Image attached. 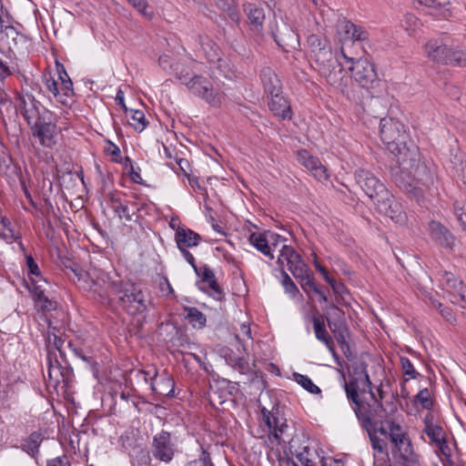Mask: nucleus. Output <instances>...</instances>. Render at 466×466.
Instances as JSON below:
<instances>
[{
  "label": "nucleus",
  "instance_id": "39",
  "mask_svg": "<svg viewBox=\"0 0 466 466\" xmlns=\"http://www.w3.org/2000/svg\"><path fill=\"white\" fill-rule=\"evenodd\" d=\"M293 378L298 384H299L303 389H305L309 393L318 394L321 392L320 389L316 384H314V382L309 376L294 372Z\"/></svg>",
  "mask_w": 466,
  "mask_h": 466
},
{
  "label": "nucleus",
  "instance_id": "37",
  "mask_svg": "<svg viewBox=\"0 0 466 466\" xmlns=\"http://www.w3.org/2000/svg\"><path fill=\"white\" fill-rule=\"evenodd\" d=\"M216 5L226 12L230 19L234 22H238L240 19L239 12L237 9V3L235 0H217Z\"/></svg>",
  "mask_w": 466,
  "mask_h": 466
},
{
  "label": "nucleus",
  "instance_id": "48",
  "mask_svg": "<svg viewBox=\"0 0 466 466\" xmlns=\"http://www.w3.org/2000/svg\"><path fill=\"white\" fill-rule=\"evenodd\" d=\"M419 19L412 14H406L401 21V26L410 35L419 26Z\"/></svg>",
  "mask_w": 466,
  "mask_h": 466
},
{
  "label": "nucleus",
  "instance_id": "50",
  "mask_svg": "<svg viewBox=\"0 0 466 466\" xmlns=\"http://www.w3.org/2000/svg\"><path fill=\"white\" fill-rule=\"evenodd\" d=\"M175 74L177 78L185 86H187V82L183 80V77L187 76L189 78V81L196 76L194 72L188 67L182 64H177L175 67Z\"/></svg>",
  "mask_w": 466,
  "mask_h": 466
},
{
  "label": "nucleus",
  "instance_id": "59",
  "mask_svg": "<svg viewBox=\"0 0 466 466\" xmlns=\"http://www.w3.org/2000/svg\"><path fill=\"white\" fill-rule=\"evenodd\" d=\"M58 80L60 86H64L67 81H72L63 65L56 63Z\"/></svg>",
  "mask_w": 466,
  "mask_h": 466
},
{
  "label": "nucleus",
  "instance_id": "17",
  "mask_svg": "<svg viewBox=\"0 0 466 466\" xmlns=\"http://www.w3.org/2000/svg\"><path fill=\"white\" fill-rule=\"evenodd\" d=\"M153 455L156 459L169 462L174 457V444L171 442V435L166 431H161L153 438Z\"/></svg>",
  "mask_w": 466,
  "mask_h": 466
},
{
  "label": "nucleus",
  "instance_id": "8",
  "mask_svg": "<svg viewBox=\"0 0 466 466\" xmlns=\"http://www.w3.org/2000/svg\"><path fill=\"white\" fill-rule=\"evenodd\" d=\"M380 137L388 149L394 156L395 160L398 155L402 153L404 147H409L404 142V126L393 118H382L380 123Z\"/></svg>",
  "mask_w": 466,
  "mask_h": 466
},
{
  "label": "nucleus",
  "instance_id": "63",
  "mask_svg": "<svg viewBox=\"0 0 466 466\" xmlns=\"http://www.w3.org/2000/svg\"><path fill=\"white\" fill-rule=\"evenodd\" d=\"M438 449L441 451V452L445 455L449 456L450 454V448L446 440V437H444L440 442L436 444Z\"/></svg>",
  "mask_w": 466,
  "mask_h": 466
},
{
  "label": "nucleus",
  "instance_id": "22",
  "mask_svg": "<svg viewBox=\"0 0 466 466\" xmlns=\"http://www.w3.org/2000/svg\"><path fill=\"white\" fill-rule=\"evenodd\" d=\"M109 199L113 204V209L117 214L120 219L125 218L127 221H131L133 216L141 211L147 205L145 203L128 202L123 203L121 199L116 197L113 193H109Z\"/></svg>",
  "mask_w": 466,
  "mask_h": 466
},
{
  "label": "nucleus",
  "instance_id": "4",
  "mask_svg": "<svg viewBox=\"0 0 466 466\" xmlns=\"http://www.w3.org/2000/svg\"><path fill=\"white\" fill-rule=\"evenodd\" d=\"M399 173L396 175V183L403 190L417 194V185L430 187L433 185L434 176L431 168L420 162V154L416 146L404 147L402 153L396 159Z\"/></svg>",
  "mask_w": 466,
  "mask_h": 466
},
{
  "label": "nucleus",
  "instance_id": "15",
  "mask_svg": "<svg viewBox=\"0 0 466 466\" xmlns=\"http://www.w3.org/2000/svg\"><path fill=\"white\" fill-rule=\"evenodd\" d=\"M271 35L276 44L286 52L289 49H297L299 47V36L294 30L293 26L286 22H282L280 25H277L275 29H271Z\"/></svg>",
  "mask_w": 466,
  "mask_h": 466
},
{
  "label": "nucleus",
  "instance_id": "11",
  "mask_svg": "<svg viewBox=\"0 0 466 466\" xmlns=\"http://www.w3.org/2000/svg\"><path fill=\"white\" fill-rule=\"evenodd\" d=\"M348 64H350L349 70L352 77L360 86L368 90H374L379 86L380 79L374 66L367 59L350 57Z\"/></svg>",
  "mask_w": 466,
  "mask_h": 466
},
{
  "label": "nucleus",
  "instance_id": "31",
  "mask_svg": "<svg viewBox=\"0 0 466 466\" xmlns=\"http://www.w3.org/2000/svg\"><path fill=\"white\" fill-rule=\"evenodd\" d=\"M0 225L2 231L0 238L7 244H12L18 238H22V234L15 228V225L6 217H0Z\"/></svg>",
  "mask_w": 466,
  "mask_h": 466
},
{
  "label": "nucleus",
  "instance_id": "36",
  "mask_svg": "<svg viewBox=\"0 0 466 466\" xmlns=\"http://www.w3.org/2000/svg\"><path fill=\"white\" fill-rule=\"evenodd\" d=\"M308 46L310 50L312 59L322 53L326 48L330 47L326 40L321 39L317 35H310L307 40Z\"/></svg>",
  "mask_w": 466,
  "mask_h": 466
},
{
  "label": "nucleus",
  "instance_id": "3",
  "mask_svg": "<svg viewBox=\"0 0 466 466\" xmlns=\"http://www.w3.org/2000/svg\"><path fill=\"white\" fill-rule=\"evenodd\" d=\"M263 426L267 427L270 443H285L284 457L287 466H315L313 452L308 446L297 448V441L293 439V428L287 423V420L279 411H269L266 408L261 410Z\"/></svg>",
  "mask_w": 466,
  "mask_h": 466
},
{
  "label": "nucleus",
  "instance_id": "55",
  "mask_svg": "<svg viewBox=\"0 0 466 466\" xmlns=\"http://www.w3.org/2000/svg\"><path fill=\"white\" fill-rule=\"evenodd\" d=\"M199 275L198 277H201L202 282H207L208 280H211L215 278L214 271L207 265H204L200 268H198Z\"/></svg>",
  "mask_w": 466,
  "mask_h": 466
},
{
  "label": "nucleus",
  "instance_id": "60",
  "mask_svg": "<svg viewBox=\"0 0 466 466\" xmlns=\"http://www.w3.org/2000/svg\"><path fill=\"white\" fill-rule=\"evenodd\" d=\"M181 254L183 255L184 258L190 264V266L194 268V271L197 275H199L198 268L196 265V260L194 256L186 248H181L180 250Z\"/></svg>",
  "mask_w": 466,
  "mask_h": 466
},
{
  "label": "nucleus",
  "instance_id": "16",
  "mask_svg": "<svg viewBox=\"0 0 466 466\" xmlns=\"http://www.w3.org/2000/svg\"><path fill=\"white\" fill-rule=\"evenodd\" d=\"M45 87L61 105L65 106H70L72 105L75 96L72 81L66 82L64 86H62L52 76H46Z\"/></svg>",
  "mask_w": 466,
  "mask_h": 466
},
{
  "label": "nucleus",
  "instance_id": "52",
  "mask_svg": "<svg viewBox=\"0 0 466 466\" xmlns=\"http://www.w3.org/2000/svg\"><path fill=\"white\" fill-rule=\"evenodd\" d=\"M67 347L71 350V351L75 354L76 357L81 359L83 361L91 364L93 359L91 356L87 355L82 348L78 347L75 342L68 341Z\"/></svg>",
  "mask_w": 466,
  "mask_h": 466
},
{
  "label": "nucleus",
  "instance_id": "42",
  "mask_svg": "<svg viewBox=\"0 0 466 466\" xmlns=\"http://www.w3.org/2000/svg\"><path fill=\"white\" fill-rule=\"evenodd\" d=\"M55 330H56V328H53V331L48 330V332H47L46 341H47L48 351L52 350L51 347H53L54 350H57L60 353V356L63 357V354H64L63 346H64L65 340L62 339L58 335H56ZM51 352L55 353L53 351H51ZM54 354H52V356Z\"/></svg>",
  "mask_w": 466,
  "mask_h": 466
},
{
  "label": "nucleus",
  "instance_id": "33",
  "mask_svg": "<svg viewBox=\"0 0 466 466\" xmlns=\"http://www.w3.org/2000/svg\"><path fill=\"white\" fill-rule=\"evenodd\" d=\"M342 28L347 38L352 41H363L369 37V33L366 29L350 21H345Z\"/></svg>",
  "mask_w": 466,
  "mask_h": 466
},
{
  "label": "nucleus",
  "instance_id": "27",
  "mask_svg": "<svg viewBox=\"0 0 466 466\" xmlns=\"http://www.w3.org/2000/svg\"><path fill=\"white\" fill-rule=\"evenodd\" d=\"M259 78L264 92L268 95H275L281 92V84L279 76L271 67L265 66L260 70Z\"/></svg>",
  "mask_w": 466,
  "mask_h": 466
},
{
  "label": "nucleus",
  "instance_id": "6",
  "mask_svg": "<svg viewBox=\"0 0 466 466\" xmlns=\"http://www.w3.org/2000/svg\"><path fill=\"white\" fill-rule=\"evenodd\" d=\"M350 59L343 52H333L331 47L313 58L315 69L332 86L339 87L344 76V66Z\"/></svg>",
  "mask_w": 466,
  "mask_h": 466
},
{
  "label": "nucleus",
  "instance_id": "7",
  "mask_svg": "<svg viewBox=\"0 0 466 466\" xmlns=\"http://www.w3.org/2000/svg\"><path fill=\"white\" fill-rule=\"evenodd\" d=\"M427 57L433 63L466 66V50L449 46L444 37L431 38L424 46Z\"/></svg>",
  "mask_w": 466,
  "mask_h": 466
},
{
  "label": "nucleus",
  "instance_id": "40",
  "mask_svg": "<svg viewBox=\"0 0 466 466\" xmlns=\"http://www.w3.org/2000/svg\"><path fill=\"white\" fill-rule=\"evenodd\" d=\"M128 112L131 114L130 126H132L137 131H143L148 125L144 112L138 109H129Z\"/></svg>",
  "mask_w": 466,
  "mask_h": 466
},
{
  "label": "nucleus",
  "instance_id": "1",
  "mask_svg": "<svg viewBox=\"0 0 466 466\" xmlns=\"http://www.w3.org/2000/svg\"><path fill=\"white\" fill-rule=\"evenodd\" d=\"M344 390L376 453H388V443L378 436L379 433L390 441L393 452H399L403 458L411 453L408 431L401 420L394 416L397 406L391 403L390 410L384 408L381 403L383 392L378 388L379 398L375 395L365 362L355 365L350 380L345 382Z\"/></svg>",
  "mask_w": 466,
  "mask_h": 466
},
{
  "label": "nucleus",
  "instance_id": "47",
  "mask_svg": "<svg viewBox=\"0 0 466 466\" xmlns=\"http://www.w3.org/2000/svg\"><path fill=\"white\" fill-rule=\"evenodd\" d=\"M414 401L420 403L426 410L431 409L433 405L428 388L420 390L414 397Z\"/></svg>",
  "mask_w": 466,
  "mask_h": 466
},
{
  "label": "nucleus",
  "instance_id": "46",
  "mask_svg": "<svg viewBox=\"0 0 466 466\" xmlns=\"http://www.w3.org/2000/svg\"><path fill=\"white\" fill-rule=\"evenodd\" d=\"M453 210L461 227L466 231V204L461 200H456L453 204Z\"/></svg>",
  "mask_w": 466,
  "mask_h": 466
},
{
  "label": "nucleus",
  "instance_id": "57",
  "mask_svg": "<svg viewBox=\"0 0 466 466\" xmlns=\"http://www.w3.org/2000/svg\"><path fill=\"white\" fill-rule=\"evenodd\" d=\"M236 339L241 342L245 339H251V329L248 324H242L240 327V333L236 335Z\"/></svg>",
  "mask_w": 466,
  "mask_h": 466
},
{
  "label": "nucleus",
  "instance_id": "62",
  "mask_svg": "<svg viewBox=\"0 0 466 466\" xmlns=\"http://www.w3.org/2000/svg\"><path fill=\"white\" fill-rule=\"evenodd\" d=\"M116 102L121 106V107L125 110L126 113L128 112V108L125 104V93L121 89H118L116 95Z\"/></svg>",
  "mask_w": 466,
  "mask_h": 466
},
{
  "label": "nucleus",
  "instance_id": "28",
  "mask_svg": "<svg viewBox=\"0 0 466 466\" xmlns=\"http://www.w3.org/2000/svg\"><path fill=\"white\" fill-rule=\"evenodd\" d=\"M200 239V235L189 228H178L175 234V240L179 250L197 247Z\"/></svg>",
  "mask_w": 466,
  "mask_h": 466
},
{
  "label": "nucleus",
  "instance_id": "9",
  "mask_svg": "<svg viewBox=\"0 0 466 466\" xmlns=\"http://www.w3.org/2000/svg\"><path fill=\"white\" fill-rule=\"evenodd\" d=\"M139 373L146 382H150V389L157 396V400L174 396L175 381L166 370L159 372L156 366L151 365L146 370H139Z\"/></svg>",
  "mask_w": 466,
  "mask_h": 466
},
{
  "label": "nucleus",
  "instance_id": "13",
  "mask_svg": "<svg viewBox=\"0 0 466 466\" xmlns=\"http://www.w3.org/2000/svg\"><path fill=\"white\" fill-rule=\"evenodd\" d=\"M278 265L283 269L284 264L288 266V269L292 273L295 279L301 278L309 271V267L301 259L300 255L291 247L283 245L280 249Z\"/></svg>",
  "mask_w": 466,
  "mask_h": 466
},
{
  "label": "nucleus",
  "instance_id": "23",
  "mask_svg": "<svg viewBox=\"0 0 466 466\" xmlns=\"http://www.w3.org/2000/svg\"><path fill=\"white\" fill-rule=\"evenodd\" d=\"M270 97L268 108L280 120H290L292 118V109L289 102L278 92L275 95L268 96Z\"/></svg>",
  "mask_w": 466,
  "mask_h": 466
},
{
  "label": "nucleus",
  "instance_id": "12",
  "mask_svg": "<svg viewBox=\"0 0 466 466\" xmlns=\"http://www.w3.org/2000/svg\"><path fill=\"white\" fill-rule=\"evenodd\" d=\"M440 283L441 289L449 294L451 303L466 308V287L461 280L451 272L443 271L441 273Z\"/></svg>",
  "mask_w": 466,
  "mask_h": 466
},
{
  "label": "nucleus",
  "instance_id": "41",
  "mask_svg": "<svg viewBox=\"0 0 466 466\" xmlns=\"http://www.w3.org/2000/svg\"><path fill=\"white\" fill-rule=\"evenodd\" d=\"M25 265L30 280L31 278H35L36 279H41L44 284H47L46 279L42 276L41 270L32 255H26Z\"/></svg>",
  "mask_w": 466,
  "mask_h": 466
},
{
  "label": "nucleus",
  "instance_id": "53",
  "mask_svg": "<svg viewBox=\"0 0 466 466\" xmlns=\"http://www.w3.org/2000/svg\"><path fill=\"white\" fill-rule=\"evenodd\" d=\"M314 266L316 269L322 275L325 281L329 283L336 292H339V288L338 287L336 280L333 278L329 277L328 270L324 267H322L317 261V259H315L314 261Z\"/></svg>",
  "mask_w": 466,
  "mask_h": 466
},
{
  "label": "nucleus",
  "instance_id": "25",
  "mask_svg": "<svg viewBox=\"0 0 466 466\" xmlns=\"http://www.w3.org/2000/svg\"><path fill=\"white\" fill-rule=\"evenodd\" d=\"M243 10L247 15L248 22L251 26V29L257 33H261L266 18L264 9L256 4L246 3L243 5Z\"/></svg>",
  "mask_w": 466,
  "mask_h": 466
},
{
  "label": "nucleus",
  "instance_id": "38",
  "mask_svg": "<svg viewBox=\"0 0 466 466\" xmlns=\"http://www.w3.org/2000/svg\"><path fill=\"white\" fill-rule=\"evenodd\" d=\"M42 441V433L39 431H34L25 440L24 444V450L27 453L34 455L35 453L38 452Z\"/></svg>",
  "mask_w": 466,
  "mask_h": 466
},
{
  "label": "nucleus",
  "instance_id": "26",
  "mask_svg": "<svg viewBox=\"0 0 466 466\" xmlns=\"http://www.w3.org/2000/svg\"><path fill=\"white\" fill-rule=\"evenodd\" d=\"M41 279L31 278L30 287L36 305L42 310H51L55 309L54 302L50 300L45 294V286Z\"/></svg>",
  "mask_w": 466,
  "mask_h": 466
},
{
  "label": "nucleus",
  "instance_id": "49",
  "mask_svg": "<svg viewBox=\"0 0 466 466\" xmlns=\"http://www.w3.org/2000/svg\"><path fill=\"white\" fill-rule=\"evenodd\" d=\"M400 366L402 372L409 376V379H416L418 376H420V373L417 372L413 367V364L407 357H400Z\"/></svg>",
  "mask_w": 466,
  "mask_h": 466
},
{
  "label": "nucleus",
  "instance_id": "58",
  "mask_svg": "<svg viewBox=\"0 0 466 466\" xmlns=\"http://www.w3.org/2000/svg\"><path fill=\"white\" fill-rule=\"evenodd\" d=\"M46 466H71V464L66 456H60L52 460H48Z\"/></svg>",
  "mask_w": 466,
  "mask_h": 466
},
{
  "label": "nucleus",
  "instance_id": "29",
  "mask_svg": "<svg viewBox=\"0 0 466 466\" xmlns=\"http://www.w3.org/2000/svg\"><path fill=\"white\" fill-rule=\"evenodd\" d=\"M2 40L5 38L6 45L10 51L18 49L19 44L26 43L27 39L25 35L20 34L13 25H6L1 30Z\"/></svg>",
  "mask_w": 466,
  "mask_h": 466
},
{
  "label": "nucleus",
  "instance_id": "35",
  "mask_svg": "<svg viewBox=\"0 0 466 466\" xmlns=\"http://www.w3.org/2000/svg\"><path fill=\"white\" fill-rule=\"evenodd\" d=\"M424 423V432L430 438L431 442L437 444L445 437L443 428L441 425L434 424L428 416L425 417Z\"/></svg>",
  "mask_w": 466,
  "mask_h": 466
},
{
  "label": "nucleus",
  "instance_id": "19",
  "mask_svg": "<svg viewBox=\"0 0 466 466\" xmlns=\"http://www.w3.org/2000/svg\"><path fill=\"white\" fill-rule=\"evenodd\" d=\"M30 128L32 130L33 137L39 139L41 146L52 148L56 145L55 136L56 125L53 124L49 120L47 121L46 116L44 118V120H40L38 123H35L30 127Z\"/></svg>",
  "mask_w": 466,
  "mask_h": 466
},
{
  "label": "nucleus",
  "instance_id": "32",
  "mask_svg": "<svg viewBox=\"0 0 466 466\" xmlns=\"http://www.w3.org/2000/svg\"><path fill=\"white\" fill-rule=\"evenodd\" d=\"M248 240L253 247H255L259 252L266 256L270 261L274 259V255L270 246L268 245V241L262 233H251L249 235Z\"/></svg>",
  "mask_w": 466,
  "mask_h": 466
},
{
  "label": "nucleus",
  "instance_id": "44",
  "mask_svg": "<svg viewBox=\"0 0 466 466\" xmlns=\"http://www.w3.org/2000/svg\"><path fill=\"white\" fill-rule=\"evenodd\" d=\"M228 364L240 374H248L251 371V367L245 358L233 357L228 360Z\"/></svg>",
  "mask_w": 466,
  "mask_h": 466
},
{
  "label": "nucleus",
  "instance_id": "43",
  "mask_svg": "<svg viewBox=\"0 0 466 466\" xmlns=\"http://www.w3.org/2000/svg\"><path fill=\"white\" fill-rule=\"evenodd\" d=\"M298 279H300L301 289L309 297H310L314 291H318V285L316 284L315 279L309 269L306 272L305 276L299 278Z\"/></svg>",
  "mask_w": 466,
  "mask_h": 466
},
{
  "label": "nucleus",
  "instance_id": "51",
  "mask_svg": "<svg viewBox=\"0 0 466 466\" xmlns=\"http://www.w3.org/2000/svg\"><path fill=\"white\" fill-rule=\"evenodd\" d=\"M201 452L198 459L190 461L191 466H215L211 461L210 454L202 446Z\"/></svg>",
  "mask_w": 466,
  "mask_h": 466
},
{
  "label": "nucleus",
  "instance_id": "30",
  "mask_svg": "<svg viewBox=\"0 0 466 466\" xmlns=\"http://www.w3.org/2000/svg\"><path fill=\"white\" fill-rule=\"evenodd\" d=\"M420 5H423L434 11V15L442 19L451 15L449 0H415Z\"/></svg>",
  "mask_w": 466,
  "mask_h": 466
},
{
  "label": "nucleus",
  "instance_id": "10",
  "mask_svg": "<svg viewBox=\"0 0 466 466\" xmlns=\"http://www.w3.org/2000/svg\"><path fill=\"white\" fill-rule=\"evenodd\" d=\"M183 80L187 82V89L196 96L203 99L213 107H219L224 100V94L213 87L209 80L202 76L196 75L191 81L186 76Z\"/></svg>",
  "mask_w": 466,
  "mask_h": 466
},
{
  "label": "nucleus",
  "instance_id": "61",
  "mask_svg": "<svg viewBox=\"0 0 466 466\" xmlns=\"http://www.w3.org/2000/svg\"><path fill=\"white\" fill-rule=\"evenodd\" d=\"M158 64L165 70H167V68H172L173 67V65L171 63V59L167 55H163V56H159Z\"/></svg>",
  "mask_w": 466,
  "mask_h": 466
},
{
  "label": "nucleus",
  "instance_id": "14",
  "mask_svg": "<svg viewBox=\"0 0 466 466\" xmlns=\"http://www.w3.org/2000/svg\"><path fill=\"white\" fill-rule=\"evenodd\" d=\"M18 100L19 110L29 127L38 123L40 120H44L46 115L50 114V112L46 109L41 113V103L31 94L27 93L22 95L19 96Z\"/></svg>",
  "mask_w": 466,
  "mask_h": 466
},
{
  "label": "nucleus",
  "instance_id": "18",
  "mask_svg": "<svg viewBox=\"0 0 466 466\" xmlns=\"http://www.w3.org/2000/svg\"><path fill=\"white\" fill-rule=\"evenodd\" d=\"M52 354L51 350L47 353V374L50 383L54 385H57L61 382L66 385L69 384L72 380L73 370L67 367L62 366L56 360L55 353V360H53Z\"/></svg>",
  "mask_w": 466,
  "mask_h": 466
},
{
  "label": "nucleus",
  "instance_id": "64",
  "mask_svg": "<svg viewBox=\"0 0 466 466\" xmlns=\"http://www.w3.org/2000/svg\"><path fill=\"white\" fill-rule=\"evenodd\" d=\"M176 163L178 166L179 169L183 172L185 176H188L187 169L189 167V163L185 158H177Z\"/></svg>",
  "mask_w": 466,
  "mask_h": 466
},
{
  "label": "nucleus",
  "instance_id": "24",
  "mask_svg": "<svg viewBox=\"0 0 466 466\" xmlns=\"http://www.w3.org/2000/svg\"><path fill=\"white\" fill-rule=\"evenodd\" d=\"M315 337L318 340L324 343L329 351L337 360L339 363V356L335 351L334 341L325 328V322L322 317L312 316L311 318Z\"/></svg>",
  "mask_w": 466,
  "mask_h": 466
},
{
  "label": "nucleus",
  "instance_id": "54",
  "mask_svg": "<svg viewBox=\"0 0 466 466\" xmlns=\"http://www.w3.org/2000/svg\"><path fill=\"white\" fill-rule=\"evenodd\" d=\"M130 5H133L140 14L145 17L151 19L153 17L152 12H147V0H127Z\"/></svg>",
  "mask_w": 466,
  "mask_h": 466
},
{
  "label": "nucleus",
  "instance_id": "21",
  "mask_svg": "<svg viewBox=\"0 0 466 466\" xmlns=\"http://www.w3.org/2000/svg\"><path fill=\"white\" fill-rule=\"evenodd\" d=\"M298 161L309 169L312 176L318 180H326L329 177L327 168L321 164L318 157H313L307 150H300L298 152Z\"/></svg>",
  "mask_w": 466,
  "mask_h": 466
},
{
  "label": "nucleus",
  "instance_id": "2",
  "mask_svg": "<svg viewBox=\"0 0 466 466\" xmlns=\"http://www.w3.org/2000/svg\"><path fill=\"white\" fill-rule=\"evenodd\" d=\"M66 275L86 291L92 293L102 304L116 299L129 315L137 316L147 310L148 300L141 289L134 283L113 281L108 273L93 268L83 269L77 264L66 267Z\"/></svg>",
  "mask_w": 466,
  "mask_h": 466
},
{
  "label": "nucleus",
  "instance_id": "34",
  "mask_svg": "<svg viewBox=\"0 0 466 466\" xmlns=\"http://www.w3.org/2000/svg\"><path fill=\"white\" fill-rule=\"evenodd\" d=\"M184 312H186V319L194 329H201L206 326L207 318L205 314L196 307H184Z\"/></svg>",
  "mask_w": 466,
  "mask_h": 466
},
{
  "label": "nucleus",
  "instance_id": "45",
  "mask_svg": "<svg viewBox=\"0 0 466 466\" xmlns=\"http://www.w3.org/2000/svg\"><path fill=\"white\" fill-rule=\"evenodd\" d=\"M281 275L283 278L281 280V284L285 289V292L289 294L291 298H295L297 295L299 294L298 287L284 269H281Z\"/></svg>",
  "mask_w": 466,
  "mask_h": 466
},
{
  "label": "nucleus",
  "instance_id": "56",
  "mask_svg": "<svg viewBox=\"0 0 466 466\" xmlns=\"http://www.w3.org/2000/svg\"><path fill=\"white\" fill-rule=\"evenodd\" d=\"M206 283H208V288L213 291V297L217 299H220L223 296V292H222L216 278H214L211 280L207 281Z\"/></svg>",
  "mask_w": 466,
  "mask_h": 466
},
{
  "label": "nucleus",
  "instance_id": "5",
  "mask_svg": "<svg viewBox=\"0 0 466 466\" xmlns=\"http://www.w3.org/2000/svg\"><path fill=\"white\" fill-rule=\"evenodd\" d=\"M354 177L365 194L373 200L380 213L390 218L396 223L404 220L405 214L400 205L395 201L393 195L372 172L358 168L354 172Z\"/></svg>",
  "mask_w": 466,
  "mask_h": 466
},
{
  "label": "nucleus",
  "instance_id": "20",
  "mask_svg": "<svg viewBox=\"0 0 466 466\" xmlns=\"http://www.w3.org/2000/svg\"><path fill=\"white\" fill-rule=\"evenodd\" d=\"M429 233L431 239L444 248L451 249L455 245L452 233L438 221L431 220L429 223Z\"/></svg>",
  "mask_w": 466,
  "mask_h": 466
}]
</instances>
